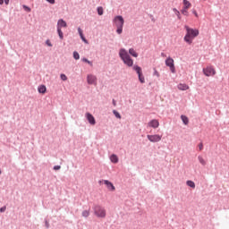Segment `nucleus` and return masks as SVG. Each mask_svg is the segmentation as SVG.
Masks as SVG:
<instances>
[{
  "label": "nucleus",
  "mask_w": 229,
  "mask_h": 229,
  "mask_svg": "<svg viewBox=\"0 0 229 229\" xmlns=\"http://www.w3.org/2000/svg\"><path fill=\"white\" fill-rule=\"evenodd\" d=\"M81 38L83 40V42H85L86 44H88V40H86L85 37L82 35V37H81Z\"/></svg>",
  "instance_id": "nucleus-36"
},
{
  "label": "nucleus",
  "mask_w": 229,
  "mask_h": 229,
  "mask_svg": "<svg viewBox=\"0 0 229 229\" xmlns=\"http://www.w3.org/2000/svg\"><path fill=\"white\" fill-rule=\"evenodd\" d=\"M147 139L149 140V142H159L162 140L161 135H147Z\"/></svg>",
  "instance_id": "nucleus-8"
},
{
  "label": "nucleus",
  "mask_w": 229,
  "mask_h": 229,
  "mask_svg": "<svg viewBox=\"0 0 229 229\" xmlns=\"http://www.w3.org/2000/svg\"><path fill=\"white\" fill-rule=\"evenodd\" d=\"M46 44H47V46H48V47H52L51 41H49V40H47V41H46Z\"/></svg>",
  "instance_id": "nucleus-38"
},
{
  "label": "nucleus",
  "mask_w": 229,
  "mask_h": 229,
  "mask_svg": "<svg viewBox=\"0 0 229 229\" xmlns=\"http://www.w3.org/2000/svg\"><path fill=\"white\" fill-rule=\"evenodd\" d=\"M154 76H156V77H157V78L160 77V74H159V72H157V70H154Z\"/></svg>",
  "instance_id": "nucleus-32"
},
{
  "label": "nucleus",
  "mask_w": 229,
  "mask_h": 229,
  "mask_svg": "<svg viewBox=\"0 0 229 229\" xmlns=\"http://www.w3.org/2000/svg\"><path fill=\"white\" fill-rule=\"evenodd\" d=\"M188 10L189 9H182V10H181V13H182L183 15H185V16H188Z\"/></svg>",
  "instance_id": "nucleus-26"
},
{
  "label": "nucleus",
  "mask_w": 229,
  "mask_h": 229,
  "mask_svg": "<svg viewBox=\"0 0 229 229\" xmlns=\"http://www.w3.org/2000/svg\"><path fill=\"white\" fill-rule=\"evenodd\" d=\"M112 104L114 105V106H116V101L112 100Z\"/></svg>",
  "instance_id": "nucleus-42"
},
{
  "label": "nucleus",
  "mask_w": 229,
  "mask_h": 229,
  "mask_svg": "<svg viewBox=\"0 0 229 229\" xmlns=\"http://www.w3.org/2000/svg\"><path fill=\"white\" fill-rule=\"evenodd\" d=\"M47 2H48L49 4H55V0H46Z\"/></svg>",
  "instance_id": "nucleus-40"
},
{
  "label": "nucleus",
  "mask_w": 229,
  "mask_h": 229,
  "mask_svg": "<svg viewBox=\"0 0 229 229\" xmlns=\"http://www.w3.org/2000/svg\"><path fill=\"white\" fill-rule=\"evenodd\" d=\"M165 65L169 67V70L172 73H175L176 70L174 69V61L171 57L166 58L165 60Z\"/></svg>",
  "instance_id": "nucleus-6"
},
{
  "label": "nucleus",
  "mask_w": 229,
  "mask_h": 229,
  "mask_svg": "<svg viewBox=\"0 0 229 229\" xmlns=\"http://www.w3.org/2000/svg\"><path fill=\"white\" fill-rule=\"evenodd\" d=\"M4 4V0H0V5Z\"/></svg>",
  "instance_id": "nucleus-44"
},
{
  "label": "nucleus",
  "mask_w": 229,
  "mask_h": 229,
  "mask_svg": "<svg viewBox=\"0 0 229 229\" xmlns=\"http://www.w3.org/2000/svg\"><path fill=\"white\" fill-rule=\"evenodd\" d=\"M174 13H176V12H178V10L176 8H174Z\"/></svg>",
  "instance_id": "nucleus-45"
},
{
  "label": "nucleus",
  "mask_w": 229,
  "mask_h": 229,
  "mask_svg": "<svg viewBox=\"0 0 229 229\" xmlns=\"http://www.w3.org/2000/svg\"><path fill=\"white\" fill-rule=\"evenodd\" d=\"M182 4H183L182 10H189L191 7V4L188 0H183Z\"/></svg>",
  "instance_id": "nucleus-14"
},
{
  "label": "nucleus",
  "mask_w": 229,
  "mask_h": 229,
  "mask_svg": "<svg viewBox=\"0 0 229 229\" xmlns=\"http://www.w3.org/2000/svg\"><path fill=\"white\" fill-rule=\"evenodd\" d=\"M58 37H60L61 39L64 38V34L62 31V29H57Z\"/></svg>",
  "instance_id": "nucleus-23"
},
{
  "label": "nucleus",
  "mask_w": 229,
  "mask_h": 229,
  "mask_svg": "<svg viewBox=\"0 0 229 229\" xmlns=\"http://www.w3.org/2000/svg\"><path fill=\"white\" fill-rule=\"evenodd\" d=\"M104 184H106V188H108L109 191H114V186L110 181L104 180Z\"/></svg>",
  "instance_id": "nucleus-13"
},
{
  "label": "nucleus",
  "mask_w": 229,
  "mask_h": 229,
  "mask_svg": "<svg viewBox=\"0 0 229 229\" xmlns=\"http://www.w3.org/2000/svg\"><path fill=\"white\" fill-rule=\"evenodd\" d=\"M61 166L60 165H55L54 166V170L57 171V170H60Z\"/></svg>",
  "instance_id": "nucleus-39"
},
{
  "label": "nucleus",
  "mask_w": 229,
  "mask_h": 229,
  "mask_svg": "<svg viewBox=\"0 0 229 229\" xmlns=\"http://www.w3.org/2000/svg\"><path fill=\"white\" fill-rule=\"evenodd\" d=\"M98 14L103 15V7H98Z\"/></svg>",
  "instance_id": "nucleus-28"
},
{
  "label": "nucleus",
  "mask_w": 229,
  "mask_h": 229,
  "mask_svg": "<svg viewBox=\"0 0 229 229\" xmlns=\"http://www.w3.org/2000/svg\"><path fill=\"white\" fill-rule=\"evenodd\" d=\"M94 214L95 216H97V217L105 218L106 216V211L105 208H102L100 206H95Z\"/></svg>",
  "instance_id": "nucleus-4"
},
{
  "label": "nucleus",
  "mask_w": 229,
  "mask_h": 229,
  "mask_svg": "<svg viewBox=\"0 0 229 229\" xmlns=\"http://www.w3.org/2000/svg\"><path fill=\"white\" fill-rule=\"evenodd\" d=\"M110 160L114 164H117L119 162V158H117L116 155H112L111 157H110Z\"/></svg>",
  "instance_id": "nucleus-19"
},
{
  "label": "nucleus",
  "mask_w": 229,
  "mask_h": 229,
  "mask_svg": "<svg viewBox=\"0 0 229 229\" xmlns=\"http://www.w3.org/2000/svg\"><path fill=\"white\" fill-rule=\"evenodd\" d=\"M78 33L80 34V37L83 36L82 30L81 28H78Z\"/></svg>",
  "instance_id": "nucleus-33"
},
{
  "label": "nucleus",
  "mask_w": 229,
  "mask_h": 229,
  "mask_svg": "<svg viewBox=\"0 0 229 229\" xmlns=\"http://www.w3.org/2000/svg\"><path fill=\"white\" fill-rule=\"evenodd\" d=\"M5 210H6V208H5V207H3V208H0V212H1V213H4Z\"/></svg>",
  "instance_id": "nucleus-34"
},
{
  "label": "nucleus",
  "mask_w": 229,
  "mask_h": 229,
  "mask_svg": "<svg viewBox=\"0 0 229 229\" xmlns=\"http://www.w3.org/2000/svg\"><path fill=\"white\" fill-rule=\"evenodd\" d=\"M82 62H83V63H87V64H89L90 66H93V63H91L90 61H89V60L86 59V58H83V59H82Z\"/></svg>",
  "instance_id": "nucleus-27"
},
{
  "label": "nucleus",
  "mask_w": 229,
  "mask_h": 229,
  "mask_svg": "<svg viewBox=\"0 0 229 229\" xmlns=\"http://www.w3.org/2000/svg\"><path fill=\"white\" fill-rule=\"evenodd\" d=\"M114 25H116L117 28V34L121 35L123 33V27L124 26V19L122 15H117L114 19Z\"/></svg>",
  "instance_id": "nucleus-3"
},
{
  "label": "nucleus",
  "mask_w": 229,
  "mask_h": 229,
  "mask_svg": "<svg viewBox=\"0 0 229 229\" xmlns=\"http://www.w3.org/2000/svg\"><path fill=\"white\" fill-rule=\"evenodd\" d=\"M90 216V212L89 210L82 211L83 217H89Z\"/></svg>",
  "instance_id": "nucleus-22"
},
{
  "label": "nucleus",
  "mask_w": 229,
  "mask_h": 229,
  "mask_svg": "<svg viewBox=\"0 0 229 229\" xmlns=\"http://www.w3.org/2000/svg\"><path fill=\"white\" fill-rule=\"evenodd\" d=\"M134 71L138 74V78L140 81V83H145V77L142 75V70L140 69V66H134Z\"/></svg>",
  "instance_id": "nucleus-7"
},
{
  "label": "nucleus",
  "mask_w": 229,
  "mask_h": 229,
  "mask_svg": "<svg viewBox=\"0 0 229 229\" xmlns=\"http://www.w3.org/2000/svg\"><path fill=\"white\" fill-rule=\"evenodd\" d=\"M177 89H179L181 91H185L189 89V86L187 84L181 83L177 86Z\"/></svg>",
  "instance_id": "nucleus-15"
},
{
  "label": "nucleus",
  "mask_w": 229,
  "mask_h": 229,
  "mask_svg": "<svg viewBox=\"0 0 229 229\" xmlns=\"http://www.w3.org/2000/svg\"><path fill=\"white\" fill-rule=\"evenodd\" d=\"M86 119H88L89 124L96 125V118L93 116V114L89 113L86 114Z\"/></svg>",
  "instance_id": "nucleus-10"
},
{
  "label": "nucleus",
  "mask_w": 229,
  "mask_h": 229,
  "mask_svg": "<svg viewBox=\"0 0 229 229\" xmlns=\"http://www.w3.org/2000/svg\"><path fill=\"white\" fill-rule=\"evenodd\" d=\"M0 174H2V170H0Z\"/></svg>",
  "instance_id": "nucleus-46"
},
{
  "label": "nucleus",
  "mask_w": 229,
  "mask_h": 229,
  "mask_svg": "<svg viewBox=\"0 0 229 229\" xmlns=\"http://www.w3.org/2000/svg\"><path fill=\"white\" fill-rule=\"evenodd\" d=\"M118 55H120V58L123 60L124 64L128 65L129 67L133 66V60L131 58V56H129L125 48H121Z\"/></svg>",
  "instance_id": "nucleus-2"
},
{
  "label": "nucleus",
  "mask_w": 229,
  "mask_h": 229,
  "mask_svg": "<svg viewBox=\"0 0 229 229\" xmlns=\"http://www.w3.org/2000/svg\"><path fill=\"white\" fill-rule=\"evenodd\" d=\"M181 120L182 121L183 124H189V118L187 117V115H181Z\"/></svg>",
  "instance_id": "nucleus-18"
},
{
  "label": "nucleus",
  "mask_w": 229,
  "mask_h": 229,
  "mask_svg": "<svg viewBox=\"0 0 229 229\" xmlns=\"http://www.w3.org/2000/svg\"><path fill=\"white\" fill-rule=\"evenodd\" d=\"M81 38L83 40V42H85L86 44H88V40H86L85 37L82 35V37H81Z\"/></svg>",
  "instance_id": "nucleus-37"
},
{
  "label": "nucleus",
  "mask_w": 229,
  "mask_h": 229,
  "mask_svg": "<svg viewBox=\"0 0 229 229\" xmlns=\"http://www.w3.org/2000/svg\"><path fill=\"white\" fill-rule=\"evenodd\" d=\"M198 148H199V151H201L203 149V144L200 143L199 145H198Z\"/></svg>",
  "instance_id": "nucleus-35"
},
{
  "label": "nucleus",
  "mask_w": 229,
  "mask_h": 229,
  "mask_svg": "<svg viewBox=\"0 0 229 229\" xmlns=\"http://www.w3.org/2000/svg\"><path fill=\"white\" fill-rule=\"evenodd\" d=\"M203 74H205L206 77H214L216 74V68L213 66H208L206 68H203L202 70Z\"/></svg>",
  "instance_id": "nucleus-5"
},
{
  "label": "nucleus",
  "mask_w": 229,
  "mask_h": 229,
  "mask_svg": "<svg viewBox=\"0 0 229 229\" xmlns=\"http://www.w3.org/2000/svg\"><path fill=\"white\" fill-rule=\"evenodd\" d=\"M148 127H151L153 129H157L159 127V122H157V119H152L151 122L148 123Z\"/></svg>",
  "instance_id": "nucleus-11"
},
{
  "label": "nucleus",
  "mask_w": 229,
  "mask_h": 229,
  "mask_svg": "<svg viewBox=\"0 0 229 229\" xmlns=\"http://www.w3.org/2000/svg\"><path fill=\"white\" fill-rule=\"evenodd\" d=\"M22 7H23V9H25V11L28 12V13H30V12H31L30 7H28L27 5H23Z\"/></svg>",
  "instance_id": "nucleus-31"
},
{
  "label": "nucleus",
  "mask_w": 229,
  "mask_h": 229,
  "mask_svg": "<svg viewBox=\"0 0 229 229\" xmlns=\"http://www.w3.org/2000/svg\"><path fill=\"white\" fill-rule=\"evenodd\" d=\"M62 28H67V22L64 20H58L57 30H62Z\"/></svg>",
  "instance_id": "nucleus-12"
},
{
  "label": "nucleus",
  "mask_w": 229,
  "mask_h": 229,
  "mask_svg": "<svg viewBox=\"0 0 229 229\" xmlns=\"http://www.w3.org/2000/svg\"><path fill=\"white\" fill-rule=\"evenodd\" d=\"M184 28L186 30V35L185 37H183V41H185V43H188V45H191V43H193L194 38L199 37V29H192L188 25H185Z\"/></svg>",
  "instance_id": "nucleus-1"
},
{
  "label": "nucleus",
  "mask_w": 229,
  "mask_h": 229,
  "mask_svg": "<svg viewBox=\"0 0 229 229\" xmlns=\"http://www.w3.org/2000/svg\"><path fill=\"white\" fill-rule=\"evenodd\" d=\"M73 58L75 60H80V55L79 53H77L76 51L73 52Z\"/></svg>",
  "instance_id": "nucleus-25"
},
{
  "label": "nucleus",
  "mask_w": 229,
  "mask_h": 229,
  "mask_svg": "<svg viewBox=\"0 0 229 229\" xmlns=\"http://www.w3.org/2000/svg\"><path fill=\"white\" fill-rule=\"evenodd\" d=\"M186 185H188L191 189L196 188V184L193 182V181H191V180H188V182H186Z\"/></svg>",
  "instance_id": "nucleus-21"
},
{
  "label": "nucleus",
  "mask_w": 229,
  "mask_h": 229,
  "mask_svg": "<svg viewBox=\"0 0 229 229\" xmlns=\"http://www.w3.org/2000/svg\"><path fill=\"white\" fill-rule=\"evenodd\" d=\"M198 161H199V164L202 165V166H206V160L203 158V157H198Z\"/></svg>",
  "instance_id": "nucleus-20"
},
{
  "label": "nucleus",
  "mask_w": 229,
  "mask_h": 229,
  "mask_svg": "<svg viewBox=\"0 0 229 229\" xmlns=\"http://www.w3.org/2000/svg\"><path fill=\"white\" fill-rule=\"evenodd\" d=\"M113 113L117 119H122V115L119 114V112H117L116 110H114Z\"/></svg>",
  "instance_id": "nucleus-24"
},
{
  "label": "nucleus",
  "mask_w": 229,
  "mask_h": 229,
  "mask_svg": "<svg viewBox=\"0 0 229 229\" xmlns=\"http://www.w3.org/2000/svg\"><path fill=\"white\" fill-rule=\"evenodd\" d=\"M88 84L89 85H97V77L93 74L88 75Z\"/></svg>",
  "instance_id": "nucleus-9"
},
{
  "label": "nucleus",
  "mask_w": 229,
  "mask_h": 229,
  "mask_svg": "<svg viewBox=\"0 0 229 229\" xmlns=\"http://www.w3.org/2000/svg\"><path fill=\"white\" fill-rule=\"evenodd\" d=\"M61 80H63L64 81H66L68 80L67 76L65 74H61L60 75Z\"/></svg>",
  "instance_id": "nucleus-29"
},
{
  "label": "nucleus",
  "mask_w": 229,
  "mask_h": 229,
  "mask_svg": "<svg viewBox=\"0 0 229 229\" xmlns=\"http://www.w3.org/2000/svg\"><path fill=\"white\" fill-rule=\"evenodd\" d=\"M4 4H5L6 5L9 4V0H4Z\"/></svg>",
  "instance_id": "nucleus-43"
},
{
  "label": "nucleus",
  "mask_w": 229,
  "mask_h": 229,
  "mask_svg": "<svg viewBox=\"0 0 229 229\" xmlns=\"http://www.w3.org/2000/svg\"><path fill=\"white\" fill-rule=\"evenodd\" d=\"M175 16H177V19L182 20V15H180V12L179 11H175Z\"/></svg>",
  "instance_id": "nucleus-30"
},
{
  "label": "nucleus",
  "mask_w": 229,
  "mask_h": 229,
  "mask_svg": "<svg viewBox=\"0 0 229 229\" xmlns=\"http://www.w3.org/2000/svg\"><path fill=\"white\" fill-rule=\"evenodd\" d=\"M129 55H131L132 57H135V58L139 56V54H137L133 48L129 49Z\"/></svg>",
  "instance_id": "nucleus-17"
},
{
  "label": "nucleus",
  "mask_w": 229,
  "mask_h": 229,
  "mask_svg": "<svg viewBox=\"0 0 229 229\" xmlns=\"http://www.w3.org/2000/svg\"><path fill=\"white\" fill-rule=\"evenodd\" d=\"M193 13H194L195 17H199V13H197L196 11H194Z\"/></svg>",
  "instance_id": "nucleus-41"
},
{
  "label": "nucleus",
  "mask_w": 229,
  "mask_h": 229,
  "mask_svg": "<svg viewBox=\"0 0 229 229\" xmlns=\"http://www.w3.org/2000/svg\"><path fill=\"white\" fill-rule=\"evenodd\" d=\"M47 90V88L45 85H40L39 88H38V91H39V94H45Z\"/></svg>",
  "instance_id": "nucleus-16"
}]
</instances>
